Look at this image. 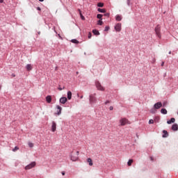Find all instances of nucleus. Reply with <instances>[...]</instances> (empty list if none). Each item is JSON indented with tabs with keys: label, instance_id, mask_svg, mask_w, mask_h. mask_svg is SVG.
I'll list each match as a JSON object with an SVG mask.
<instances>
[{
	"label": "nucleus",
	"instance_id": "6ab92c4d",
	"mask_svg": "<svg viewBox=\"0 0 178 178\" xmlns=\"http://www.w3.org/2000/svg\"><path fill=\"white\" fill-rule=\"evenodd\" d=\"M161 113H162V115H167L168 114V110H166V108H161Z\"/></svg>",
	"mask_w": 178,
	"mask_h": 178
},
{
	"label": "nucleus",
	"instance_id": "49530a36",
	"mask_svg": "<svg viewBox=\"0 0 178 178\" xmlns=\"http://www.w3.org/2000/svg\"><path fill=\"white\" fill-rule=\"evenodd\" d=\"M163 65H165V62H162L161 66H163Z\"/></svg>",
	"mask_w": 178,
	"mask_h": 178
},
{
	"label": "nucleus",
	"instance_id": "c9c22d12",
	"mask_svg": "<svg viewBox=\"0 0 178 178\" xmlns=\"http://www.w3.org/2000/svg\"><path fill=\"white\" fill-rule=\"evenodd\" d=\"M166 105H168V102H164L162 104V106L165 107Z\"/></svg>",
	"mask_w": 178,
	"mask_h": 178
},
{
	"label": "nucleus",
	"instance_id": "72a5a7b5",
	"mask_svg": "<svg viewBox=\"0 0 178 178\" xmlns=\"http://www.w3.org/2000/svg\"><path fill=\"white\" fill-rule=\"evenodd\" d=\"M149 124H154V120H149Z\"/></svg>",
	"mask_w": 178,
	"mask_h": 178
},
{
	"label": "nucleus",
	"instance_id": "79ce46f5",
	"mask_svg": "<svg viewBox=\"0 0 178 178\" xmlns=\"http://www.w3.org/2000/svg\"><path fill=\"white\" fill-rule=\"evenodd\" d=\"M58 90H59V91H62V90H63V88H58Z\"/></svg>",
	"mask_w": 178,
	"mask_h": 178
},
{
	"label": "nucleus",
	"instance_id": "4468645a",
	"mask_svg": "<svg viewBox=\"0 0 178 178\" xmlns=\"http://www.w3.org/2000/svg\"><path fill=\"white\" fill-rule=\"evenodd\" d=\"M175 122H176V119H175V118H172L170 120L167 121V124H172V123H175Z\"/></svg>",
	"mask_w": 178,
	"mask_h": 178
},
{
	"label": "nucleus",
	"instance_id": "6e6552de",
	"mask_svg": "<svg viewBox=\"0 0 178 178\" xmlns=\"http://www.w3.org/2000/svg\"><path fill=\"white\" fill-rule=\"evenodd\" d=\"M59 102L60 104H63L64 105V104L67 102V97H62L61 98H60Z\"/></svg>",
	"mask_w": 178,
	"mask_h": 178
},
{
	"label": "nucleus",
	"instance_id": "37998d69",
	"mask_svg": "<svg viewBox=\"0 0 178 178\" xmlns=\"http://www.w3.org/2000/svg\"><path fill=\"white\" fill-rule=\"evenodd\" d=\"M79 154H80V152L79 151L76 152V156H79Z\"/></svg>",
	"mask_w": 178,
	"mask_h": 178
},
{
	"label": "nucleus",
	"instance_id": "6e6d98bb",
	"mask_svg": "<svg viewBox=\"0 0 178 178\" xmlns=\"http://www.w3.org/2000/svg\"><path fill=\"white\" fill-rule=\"evenodd\" d=\"M151 161H152V157H151Z\"/></svg>",
	"mask_w": 178,
	"mask_h": 178
},
{
	"label": "nucleus",
	"instance_id": "13d9d810",
	"mask_svg": "<svg viewBox=\"0 0 178 178\" xmlns=\"http://www.w3.org/2000/svg\"><path fill=\"white\" fill-rule=\"evenodd\" d=\"M177 115H178V112H177Z\"/></svg>",
	"mask_w": 178,
	"mask_h": 178
},
{
	"label": "nucleus",
	"instance_id": "0eeeda50",
	"mask_svg": "<svg viewBox=\"0 0 178 178\" xmlns=\"http://www.w3.org/2000/svg\"><path fill=\"white\" fill-rule=\"evenodd\" d=\"M128 122H129V120H127V119L126 118H122L120 120V123L121 126H125V124H127Z\"/></svg>",
	"mask_w": 178,
	"mask_h": 178
},
{
	"label": "nucleus",
	"instance_id": "de8ad7c7",
	"mask_svg": "<svg viewBox=\"0 0 178 178\" xmlns=\"http://www.w3.org/2000/svg\"><path fill=\"white\" fill-rule=\"evenodd\" d=\"M39 2H44V0H39Z\"/></svg>",
	"mask_w": 178,
	"mask_h": 178
},
{
	"label": "nucleus",
	"instance_id": "c85d7f7f",
	"mask_svg": "<svg viewBox=\"0 0 178 178\" xmlns=\"http://www.w3.org/2000/svg\"><path fill=\"white\" fill-rule=\"evenodd\" d=\"M160 119H161V118H160L159 117L156 116V117L154 118V122H156L157 123H159Z\"/></svg>",
	"mask_w": 178,
	"mask_h": 178
},
{
	"label": "nucleus",
	"instance_id": "4be33fe9",
	"mask_svg": "<svg viewBox=\"0 0 178 178\" xmlns=\"http://www.w3.org/2000/svg\"><path fill=\"white\" fill-rule=\"evenodd\" d=\"M79 15L81 17V20H86V17L83 15V13H81V10L79 9Z\"/></svg>",
	"mask_w": 178,
	"mask_h": 178
},
{
	"label": "nucleus",
	"instance_id": "1a4fd4ad",
	"mask_svg": "<svg viewBox=\"0 0 178 178\" xmlns=\"http://www.w3.org/2000/svg\"><path fill=\"white\" fill-rule=\"evenodd\" d=\"M171 130H172V131H178V124L177 123L173 124L171 127Z\"/></svg>",
	"mask_w": 178,
	"mask_h": 178
},
{
	"label": "nucleus",
	"instance_id": "f704fd0d",
	"mask_svg": "<svg viewBox=\"0 0 178 178\" xmlns=\"http://www.w3.org/2000/svg\"><path fill=\"white\" fill-rule=\"evenodd\" d=\"M109 26H106L104 29V31H109Z\"/></svg>",
	"mask_w": 178,
	"mask_h": 178
},
{
	"label": "nucleus",
	"instance_id": "412c9836",
	"mask_svg": "<svg viewBox=\"0 0 178 178\" xmlns=\"http://www.w3.org/2000/svg\"><path fill=\"white\" fill-rule=\"evenodd\" d=\"M67 99H72V92L71 91H68L67 93Z\"/></svg>",
	"mask_w": 178,
	"mask_h": 178
},
{
	"label": "nucleus",
	"instance_id": "423d86ee",
	"mask_svg": "<svg viewBox=\"0 0 178 178\" xmlns=\"http://www.w3.org/2000/svg\"><path fill=\"white\" fill-rule=\"evenodd\" d=\"M153 107L155 108L156 110L161 109V108H162V102H159L154 104Z\"/></svg>",
	"mask_w": 178,
	"mask_h": 178
},
{
	"label": "nucleus",
	"instance_id": "603ef678",
	"mask_svg": "<svg viewBox=\"0 0 178 178\" xmlns=\"http://www.w3.org/2000/svg\"><path fill=\"white\" fill-rule=\"evenodd\" d=\"M38 34H39V35L41 34V32L39 31V32L38 33Z\"/></svg>",
	"mask_w": 178,
	"mask_h": 178
},
{
	"label": "nucleus",
	"instance_id": "aec40b11",
	"mask_svg": "<svg viewBox=\"0 0 178 178\" xmlns=\"http://www.w3.org/2000/svg\"><path fill=\"white\" fill-rule=\"evenodd\" d=\"M26 69L28 72H30V70H31L33 68L31 67V64H27L26 65Z\"/></svg>",
	"mask_w": 178,
	"mask_h": 178
},
{
	"label": "nucleus",
	"instance_id": "7ed1b4c3",
	"mask_svg": "<svg viewBox=\"0 0 178 178\" xmlns=\"http://www.w3.org/2000/svg\"><path fill=\"white\" fill-rule=\"evenodd\" d=\"M36 165L35 161H33L31 163L28 164L26 166H25V170H30V169H33Z\"/></svg>",
	"mask_w": 178,
	"mask_h": 178
},
{
	"label": "nucleus",
	"instance_id": "393cba45",
	"mask_svg": "<svg viewBox=\"0 0 178 178\" xmlns=\"http://www.w3.org/2000/svg\"><path fill=\"white\" fill-rule=\"evenodd\" d=\"M71 42H72V44H79V40H77L76 39H72Z\"/></svg>",
	"mask_w": 178,
	"mask_h": 178
},
{
	"label": "nucleus",
	"instance_id": "473e14b6",
	"mask_svg": "<svg viewBox=\"0 0 178 178\" xmlns=\"http://www.w3.org/2000/svg\"><path fill=\"white\" fill-rule=\"evenodd\" d=\"M91 37H92V34L91 33V32H89L88 35V38H91Z\"/></svg>",
	"mask_w": 178,
	"mask_h": 178
},
{
	"label": "nucleus",
	"instance_id": "9d476101",
	"mask_svg": "<svg viewBox=\"0 0 178 178\" xmlns=\"http://www.w3.org/2000/svg\"><path fill=\"white\" fill-rule=\"evenodd\" d=\"M51 131L53 133L56 131V122H55V121L52 122Z\"/></svg>",
	"mask_w": 178,
	"mask_h": 178
},
{
	"label": "nucleus",
	"instance_id": "b1692460",
	"mask_svg": "<svg viewBox=\"0 0 178 178\" xmlns=\"http://www.w3.org/2000/svg\"><path fill=\"white\" fill-rule=\"evenodd\" d=\"M87 162H88L90 166H92V159L91 158H88Z\"/></svg>",
	"mask_w": 178,
	"mask_h": 178
},
{
	"label": "nucleus",
	"instance_id": "4c0bfd02",
	"mask_svg": "<svg viewBox=\"0 0 178 178\" xmlns=\"http://www.w3.org/2000/svg\"><path fill=\"white\" fill-rule=\"evenodd\" d=\"M104 16H106V17H109L110 14H109V13H105V14L104 15Z\"/></svg>",
	"mask_w": 178,
	"mask_h": 178
},
{
	"label": "nucleus",
	"instance_id": "3c124183",
	"mask_svg": "<svg viewBox=\"0 0 178 178\" xmlns=\"http://www.w3.org/2000/svg\"><path fill=\"white\" fill-rule=\"evenodd\" d=\"M136 137L138 138V134H136Z\"/></svg>",
	"mask_w": 178,
	"mask_h": 178
},
{
	"label": "nucleus",
	"instance_id": "a878e982",
	"mask_svg": "<svg viewBox=\"0 0 178 178\" xmlns=\"http://www.w3.org/2000/svg\"><path fill=\"white\" fill-rule=\"evenodd\" d=\"M134 160L133 159H129L127 162L128 166H131V163H133Z\"/></svg>",
	"mask_w": 178,
	"mask_h": 178
},
{
	"label": "nucleus",
	"instance_id": "ea45409f",
	"mask_svg": "<svg viewBox=\"0 0 178 178\" xmlns=\"http://www.w3.org/2000/svg\"><path fill=\"white\" fill-rule=\"evenodd\" d=\"M36 10H41V8L37 7V8H36Z\"/></svg>",
	"mask_w": 178,
	"mask_h": 178
},
{
	"label": "nucleus",
	"instance_id": "58836bf2",
	"mask_svg": "<svg viewBox=\"0 0 178 178\" xmlns=\"http://www.w3.org/2000/svg\"><path fill=\"white\" fill-rule=\"evenodd\" d=\"M109 101L108 100H107V101H106V102H105V105H108V104H109Z\"/></svg>",
	"mask_w": 178,
	"mask_h": 178
},
{
	"label": "nucleus",
	"instance_id": "864d4df0",
	"mask_svg": "<svg viewBox=\"0 0 178 178\" xmlns=\"http://www.w3.org/2000/svg\"><path fill=\"white\" fill-rule=\"evenodd\" d=\"M76 74H79V72H76Z\"/></svg>",
	"mask_w": 178,
	"mask_h": 178
},
{
	"label": "nucleus",
	"instance_id": "2eb2a0df",
	"mask_svg": "<svg viewBox=\"0 0 178 178\" xmlns=\"http://www.w3.org/2000/svg\"><path fill=\"white\" fill-rule=\"evenodd\" d=\"M92 33H93L94 35H99L101 33H99V31L97 29H93L92 31Z\"/></svg>",
	"mask_w": 178,
	"mask_h": 178
},
{
	"label": "nucleus",
	"instance_id": "39448f33",
	"mask_svg": "<svg viewBox=\"0 0 178 178\" xmlns=\"http://www.w3.org/2000/svg\"><path fill=\"white\" fill-rule=\"evenodd\" d=\"M115 31L118 33H120L122 31V24L121 23H118L115 27H114Z\"/></svg>",
	"mask_w": 178,
	"mask_h": 178
},
{
	"label": "nucleus",
	"instance_id": "4d7b16f0",
	"mask_svg": "<svg viewBox=\"0 0 178 178\" xmlns=\"http://www.w3.org/2000/svg\"><path fill=\"white\" fill-rule=\"evenodd\" d=\"M0 90H1V86H0Z\"/></svg>",
	"mask_w": 178,
	"mask_h": 178
},
{
	"label": "nucleus",
	"instance_id": "7c9ffc66",
	"mask_svg": "<svg viewBox=\"0 0 178 178\" xmlns=\"http://www.w3.org/2000/svg\"><path fill=\"white\" fill-rule=\"evenodd\" d=\"M102 14H97V17L99 19V20H102Z\"/></svg>",
	"mask_w": 178,
	"mask_h": 178
},
{
	"label": "nucleus",
	"instance_id": "20e7f679",
	"mask_svg": "<svg viewBox=\"0 0 178 178\" xmlns=\"http://www.w3.org/2000/svg\"><path fill=\"white\" fill-rule=\"evenodd\" d=\"M155 33L159 38H161V27L157 25L154 29Z\"/></svg>",
	"mask_w": 178,
	"mask_h": 178
},
{
	"label": "nucleus",
	"instance_id": "c03bdc74",
	"mask_svg": "<svg viewBox=\"0 0 178 178\" xmlns=\"http://www.w3.org/2000/svg\"><path fill=\"white\" fill-rule=\"evenodd\" d=\"M0 3H3V0H0Z\"/></svg>",
	"mask_w": 178,
	"mask_h": 178
},
{
	"label": "nucleus",
	"instance_id": "09e8293b",
	"mask_svg": "<svg viewBox=\"0 0 178 178\" xmlns=\"http://www.w3.org/2000/svg\"><path fill=\"white\" fill-rule=\"evenodd\" d=\"M63 176H65V172H62Z\"/></svg>",
	"mask_w": 178,
	"mask_h": 178
},
{
	"label": "nucleus",
	"instance_id": "9b49d317",
	"mask_svg": "<svg viewBox=\"0 0 178 178\" xmlns=\"http://www.w3.org/2000/svg\"><path fill=\"white\" fill-rule=\"evenodd\" d=\"M57 109L58 110L57 111V113H56V115H58L59 116V115H60L62 113V107L59 105L56 106Z\"/></svg>",
	"mask_w": 178,
	"mask_h": 178
},
{
	"label": "nucleus",
	"instance_id": "cd10ccee",
	"mask_svg": "<svg viewBox=\"0 0 178 178\" xmlns=\"http://www.w3.org/2000/svg\"><path fill=\"white\" fill-rule=\"evenodd\" d=\"M97 24H98V26H102V24H104V22H102V19H99L97 22Z\"/></svg>",
	"mask_w": 178,
	"mask_h": 178
},
{
	"label": "nucleus",
	"instance_id": "c756f323",
	"mask_svg": "<svg viewBox=\"0 0 178 178\" xmlns=\"http://www.w3.org/2000/svg\"><path fill=\"white\" fill-rule=\"evenodd\" d=\"M97 6L99 8H104V3H102V2H99V3H97Z\"/></svg>",
	"mask_w": 178,
	"mask_h": 178
},
{
	"label": "nucleus",
	"instance_id": "5fc2aeb1",
	"mask_svg": "<svg viewBox=\"0 0 178 178\" xmlns=\"http://www.w3.org/2000/svg\"><path fill=\"white\" fill-rule=\"evenodd\" d=\"M81 99H83V96H81Z\"/></svg>",
	"mask_w": 178,
	"mask_h": 178
},
{
	"label": "nucleus",
	"instance_id": "a19ab883",
	"mask_svg": "<svg viewBox=\"0 0 178 178\" xmlns=\"http://www.w3.org/2000/svg\"><path fill=\"white\" fill-rule=\"evenodd\" d=\"M110 111H113V106H110Z\"/></svg>",
	"mask_w": 178,
	"mask_h": 178
},
{
	"label": "nucleus",
	"instance_id": "f03ea898",
	"mask_svg": "<svg viewBox=\"0 0 178 178\" xmlns=\"http://www.w3.org/2000/svg\"><path fill=\"white\" fill-rule=\"evenodd\" d=\"M95 86L97 90H99V91H105V88L102 86V85H101V83H99V81H96Z\"/></svg>",
	"mask_w": 178,
	"mask_h": 178
},
{
	"label": "nucleus",
	"instance_id": "f3484780",
	"mask_svg": "<svg viewBox=\"0 0 178 178\" xmlns=\"http://www.w3.org/2000/svg\"><path fill=\"white\" fill-rule=\"evenodd\" d=\"M97 11L99 12V13H106V10L105 8H98Z\"/></svg>",
	"mask_w": 178,
	"mask_h": 178
},
{
	"label": "nucleus",
	"instance_id": "a18cd8bd",
	"mask_svg": "<svg viewBox=\"0 0 178 178\" xmlns=\"http://www.w3.org/2000/svg\"><path fill=\"white\" fill-rule=\"evenodd\" d=\"M13 77H16V75L15 74H12Z\"/></svg>",
	"mask_w": 178,
	"mask_h": 178
},
{
	"label": "nucleus",
	"instance_id": "f257e3e1",
	"mask_svg": "<svg viewBox=\"0 0 178 178\" xmlns=\"http://www.w3.org/2000/svg\"><path fill=\"white\" fill-rule=\"evenodd\" d=\"M97 93L91 94L89 95V102L91 105L97 104Z\"/></svg>",
	"mask_w": 178,
	"mask_h": 178
},
{
	"label": "nucleus",
	"instance_id": "f8f14e48",
	"mask_svg": "<svg viewBox=\"0 0 178 178\" xmlns=\"http://www.w3.org/2000/svg\"><path fill=\"white\" fill-rule=\"evenodd\" d=\"M163 134L162 135L163 138H168L169 137V133H168V131L163 130Z\"/></svg>",
	"mask_w": 178,
	"mask_h": 178
},
{
	"label": "nucleus",
	"instance_id": "bb28decb",
	"mask_svg": "<svg viewBox=\"0 0 178 178\" xmlns=\"http://www.w3.org/2000/svg\"><path fill=\"white\" fill-rule=\"evenodd\" d=\"M127 6H131V5H133V3H131V0H127Z\"/></svg>",
	"mask_w": 178,
	"mask_h": 178
},
{
	"label": "nucleus",
	"instance_id": "dca6fc26",
	"mask_svg": "<svg viewBox=\"0 0 178 178\" xmlns=\"http://www.w3.org/2000/svg\"><path fill=\"white\" fill-rule=\"evenodd\" d=\"M70 156H71V161H73L74 162H75V161H77L79 159L78 156H73L71 154Z\"/></svg>",
	"mask_w": 178,
	"mask_h": 178
},
{
	"label": "nucleus",
	"instance_id": "8fccbe9b",
	"mask_svg": "<svg viewBox=\"0 0 178 178\" xmlns=\"http://www.w3.org/2000/svg\"><path fill=\"white\" fill-rule=\"evenodd\" d=\"M168 54L170 55V54H172V51H170L168 52Z\"/></svg>",
	"mask_w": 178,
	"mask_h": 178
},
{
	"label": "nucleus",
	"instance_id": "ddd939ff",
	"mask_svg": "<svg viewBox=\"0 0 178 178\" xmlns=\"http://www.w3.org/2000/svg\"><path fill=\"white\" fill-rule=\"evenodd\" d=\"M46 101L47 104H51V102H52V97H51V95H47L46 97Z\"/></svg>",
	"mask_w": 178,
	"mask_h": 178
},
{
	"label": "nucleus",
	"instance_id": "5701e85b",
	"mask_svg": "<svg viewBox=\"0 0 178 178\" xmlns=\"http://www.w3.org/2000/svg\"><path fill=\"white\" fill-rule=\"evenodd\" d=\"M150 113H152V115H154V113L156 112V108L153 107L149 111Z\"/></svg>",
	"mask_w": 178,
	"mask_h": 178
},
{
	"label": "nucleus",
	"instance_id": "a211bd4d",
	"mask_svg": "<svg viewBox=\"0 0 178 178\" xmlns=\"http://www.w3.org/2000/svg\"><path fill=\"white\" fill-rule=\"evenodd\" d=\"M115 20L117 22H122V15H117L115 16Z\"/></svg>",
	"mask_w": 178,
	"mask_h": 178
},
{
	"label": "nucleus",
	"instance_id": "2f4dec72",
	"mask_svg": "<svg viewBox=\"0 0 178 178\" xmlns=\"http://www.w3.org/2000/svg\"><path fill=\"white\" fill-rule=\"evenodd\" d=\"M17 149H19V147L15 146V147H14V149H13V152H16V151H17Z\"/></svg>",
	"mask_w": 178,
	"mask_h": 178
},
{
	"label": "nucleus",
	"instance_id": "e433bc0d",
	"mask_svg": "<svg viewBox=\"0 0 178 178\" xmlns=\"http://www.w3.org/2000/svg\"><path fill=\"white\" fill-rule=\"evenodd\" d=\"M29 145L30 148H33V147H34V144H33L31 143H29Z\"/></svg>",
	"mask_w": 178,
	"mask_h": 178
}]
</instances>
